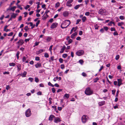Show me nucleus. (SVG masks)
Instances as JSON below:
<instances>
[{"mask_svg": "<svg viewBox=\"0 0 125 125\" xmlns=\"http://www.w3.org/2000/svg\"><path fill=\"white\" fill-rule=\"evenodd\" d=\"M13 33V32H11L10 33H8V34L7 35L9 36H11L12 35Z\"/></svg>", "mask_w": 125, "mask_h": 125, "instance_id": "obj_57", "label": "nucleus"}, {"mask_svg": "<svg viewBox=\"0 0 125 125\" xmlns=\"http://www.w3.org/2000/svg\"><path fill=\"white\" fill-rule=\"evenodd\" d=\"M124 22L122 21L118 22L117 24L118 26H122V25H124Z\"/></svg>", "mask_w": 125, "mask_h": 125, "instance_id": "obj_21", "label": "nucleus"}, {"mask_svg": "<svg viewBox=\"0 0 125 125\" xmlns=\"http://www.w3.org/2000/svg\"><path fill=\"white\" fill-rule=\"evenodd\" d=\"M58 24V23L56 22L53 23L50 26V28L52 29L55 28L57 27Z\"/></svg>", "mask_w": 125, "mask_h": 125, "instance_id": "obj_5", "label": "nucleus"}, {"mask_svg": "<svg viewBox=\"0 0 125 125\" xmlns=\"http://www.w3.org/2000/svg\"><path fill=\"white\" fill-rule=\"evenodd\" d=\"M81 75L82 76L84 77H86L87 76V74L86 73L84 72H83L82 73Z\"/></svg>", "mask_w": 125, "mask_h": 125, "instance_id": "obj_40", "label": "nucleus"}, {"mask_svg": "<svg viewBox=\"0 0 125 125\" xmlns=\"http://www.w3.org/2000/svg\"><path fill=\"white\" fill-rule=\"evenodd\" d=\"M16 65V64L14 62H11L9 63V65L11 66H14Z\"/></svg>", "mask_w": 125, "mask_h": 125, "instance_id": "obj_26", "label": "nucleus"}, {"mask_svg": "<svg viewBox=\"0 0 125 125\" xmlns=\"http://www.w3.org/2000/svg\"><path fill=\"white\" fill-rule=\"evenodd\" d=\"M47 82H46V83H45V84L42 83H41L39 84V86L38 85V86H44L45 85L46 86H47Z\"/></svg>", "mask_w": 125, "mask_h": 125, "instance_id": "obj_27", "label": "nucleus"}, {"mask_svg": "<svg viewBox=\"0 0 125 125\" xmlns=\"http://www.w3.org/2000/svg\"><path fill=\"white\" fill-rule=\"evenodd\" d=\"M105 103V101H103L100 102L98 103V104L100 106H101L103 105Z\"/></svg>", "mask_w": 125, "mask_h": 125, "instance_id": "obj_19", "label": "nucleus"}, {"mask_svg": "<svg viewBox=\"0 0 125 125\" xmlns=\"http://www.w3.org/2000/svg\"><path fill=\"white\" fill-rule=\"evenodd\" d=\"M34 81L38 83L39 81L40 80L38 77H36L34 78Z\"/></svg>", "mask_w": 125, "mask_h": 125, "instance_id": "obj_25", "label": "nucleus"}, {"mask_svg": "<svg viewBox=\"0 0 125 125\" xmlns=\"http://www.w3.org/2000/svg\"><path fill=\"white\" fill-rule=\"evenodd\" d=\"M84 53V51L82 50H78L75 53L76 55L78 56L83 55Z\"/></svg>", "mask_w": 125, "mask_h": 125, "instance_id": "obj_2", "label": "nucleus"}, {"mask_svg": "<svg viewBox=\"0 0 125 125\" xmlns=\"http://www.w3.org/2000/svg\"><path fill=\"white\" fill-rule=\"evenodd\" d=\"M61 24L62 25H63L64 26H66L67 24V23L66 21L65 20L63 21H62V23Z\"/></svg>", "mask_w": 125, "mask_h": 125, "instance_id": "obj_47", "label": "nucleus"}, {"mask_svg": "<svg viewBox=\"0 0 125 125\" xmlns=\"http://www.w3.org/2000/svg\"><path fill=\"white\" fill-rule=\"evenodd\" d=\"M54 117L55 116L54 115H51L49 116V121H52L53 120V118H54Z\"/></svg>", "mask_w": 125, "mask_h": 125, "instance_id": "obj_20", "label": "nucleus"}, {"mask_svg": "<svg viewBox=\"0 0 125 125\" xmlns=\"http://www.w3.org/2000/svg\"><path fill=\"white\" fill-rule=\"evenodd\" d=\"M119 18L120 19L123 20L125 19V18L123 16L121 15L119 16Z\"/></svg>", "mask_w": 125, "mask_h": 125, "instance_id": "obj_46", "label": "nucleus"}, {"mask_svg": "<svg viewBox=\"0 0 125 125\" xmlns=\"http://www.w3.org/2000/svg\"><path fill=\"white\" fill-rule=\"evenodd\" d=\"M27 58L25 56H23L22 59V62H24L25 61H26L27 59Z\"/></svg>", "mask_w": 125, "mask_h": 125, "instance_id": "obj_31", "label": "nucleus"}, {"mask_svg": "<svg viewBox=\"0 0 125 125\" xmlns=\"http://www.w3.org/2000/svg\"><path fill=\"white\" fill-rule=\"evenodd\" d=\"M120 56L119 55H117L116 56L115 59L116 60H118L119 59Z\"/></svg>", "mask_w": 125, "mask_h": 125, "instance_id": "obj_55", "label": "nucleus"}, {"mask_svg": "<svg viewBox=\"0 0 125 125\" xmlns=\"http://www.w3.org/2000/svg\"><path fill=\"white\" fill-rule=\"evenodd\" d=\"M115 19L116 20V22H118L119 21H120L119 18L117 17H115Z\"/></svg>", "mask_w": 125, "mask_h": 125, "instance_id": "obj_59", "label": "nucleus"}, {"mask_svg": "<svg viewBox=\"0 0 125 125\" xmlns=\"http://www.w3.org/2000/svg\"><path fill=\"white\" fill-rule=\"evenodd\" d=\"M73 42V40L72 39H70L68 41V42L70 44Z\"/></svg>", "mask_w": 125, "mask_h": 125, "instance_id": "obj_53", "label": "nucleus"}, {"mask_svg": "<svg viewBox=\"0 0 125 125\" xmlns=\"http://www.w3.org/2000/svg\"><path fill=\"white\" fill-rule=\"evenodd\" d=\"M78 62L81 65H83L84 63V61L83 59H80L78 61Z\"/></svg>", "mask_w": 125, "mask_h": 125, "instance_id": "obj_23", "label": "nucleus"}, {"mask_svg": "<svg viewBox=\"0 0 125 125\" xmlns=\"http://www.w3.org/2000/svg\"><path fill=\"white\" fill-rule=\"evenodd\" d=\"M65 65L63 64H62L60 65V67L61 69H63L65 68Z\"/></svg>", "mask_w": 125, "mask_h": 125, "instance_id": "obj_49", "label": "nucleus"}, {"mask_svg": "<svg viewBox=\"0 0 125 125\" xmlns=\"http://www.w3.org/2000/svg\"><path fill=\"white\" fill-rule=\"evenodd\" d=\"M40 42H37L36 41L35 42L34 44H35V45H36V46L38 45L40 43Z\"/></svg>", "mask_w": 125, "mask_h": 125, "instance_id": "obj_58", "label": "nucleus"}, {"mask_svg": "<svg viewBox=\"0 0 125 125\" xmlns=\"http://www.w3.org/2000/svg\"><path fill=\"white\" fill-rule=\"evenodd\" d=\"M40 20H38L36 23L35 26L37 27L38 26V25L40 23Z\"/></svg>", "mask_w": 125, "mask_h": 125, "instance_id": "obj_34", "label": "nucleus"}, {"mask_svg": "<svg viewBox=\"0 0 125 125\" xmlns=\"http://www.w3.org/2000/svg\"><path fill=\"white\" fill-rule=\"evenodd\" d=\"M35 66L36 68H37L41 66L42 64L41 63L37 62L35 65Z\"/></svg>", "mask_w": 125, "mask_h": 125, "instance_id": "obj_16", "label": "nucleus"}, {"mask_svg": "<svg viewBox=\"0 0 125 125\" xmlns=\"http://www.w3.org/2000/svg\"><path fill=\"white\" fill-rule=\"evenodd\" d=\"M31 109L30 108H29L26 110L25 113V115L27 117H29L31 115Z\"/></svg>", "mask_w": 125, "mask_h": 125, "instance_id": "obj_4", "label": "nucleus"}, {"mask_svg": "<svg viewBox=\"0 0 125 125\" xmlns=\"http://www.w3.org/2000/svg\"><path fill=\"white\" fill-rule=\"evenodd\" d=\"M103 27L104 30V31H105L106 32H107L108 30L109 29L108 27L106 26H103Z\"/></svg>", "mask_w": 125, "mask_h": 125, "instance_id": "obj_29", "label": "nucleus"}, {"mask_svg": "<svg viewBox=\"0 0 125 125\" xmlns=\"http://www.w3.org/2000/svg\"><path fill=\"white\" fill-rule=\"evenodd\" d=\"M10 74V72L9 71H5L3 73V74L4 75H8Z\"/></svg>", "mask_w": 125, "mask_h": 125, "instance_id": "obj_51", "label": "nucleus"}, {"mask_svg": "<svg viewBox=\"0 0 125 125\" xmlns=\"http://www.w3.org/2000/svg\"><path fill=\"white\" fill-rule=\"evenodd\" d=\"M110 31H115L116 30L115 29V28L114 27H111L110 29Z\"/></svg>", "mask_w": 125, "mask_h": 125, "instance_id": "obj_42", "label": "nucleus"}, {"mask_svg": "<svg viewBox=\"0 0 125 125\" xmlns=\"http://www.w3.org/2000/svg\"><path fill=\"white\" fill-rule=\"evenodd\" d=\"M17 71L18 72H19L21 69V65L20 64H19L18 65H17Z\"/></svg>", "mask_w": 125, "mask_h": 125, "instance_id": "obj_18", "label": "nucleus"}, {"mask_svg": "<svg viewBox=\"0 0 125 125\" xmlns=\"http://www.w3.org/2000/svg\"><path fill=\"white\" fill-rule=\"evenodd\" d=\"M69 95L68 94H65L64 96V97H66L67 98H69Z\"/></svg>", "mask_w": 125, "mask_h": 125, "instance_id": "obj_45", "label": "nucleus"}, {"mask_svg": "<svg viewBox=\"0 0 125 125\" xmlns=\"http://www.w3.org/2000/svg\"><path fill=\"white\" fill-rule=\"evenodd\" d=\"M30 7V5H26V7H24V9L25 10H27Z\"/></svg>", "mask_w": 125, "mask_h": 125, "instance_id": "obj_62", "label": "nucleus"}, {"mask_svg": "<svg viewBox=\"0 0 125 125\" xmlns=\"http://www.w3.org/2000/svg\"><path fill=\"white\" fill-rule=\"evenodd\" d=\"M99 14L101 15H103L104 13H105L104 10L102 9H100L98 11Z\"/></svg>", "mask_w": 125, "mask_h": 125, "instance_id": "obj_14", "label": "nucleus"}, {"mask_svg": "<svg viewBox=\"0 0 125 125\" xmlns=\"http://www.w3.org/2000/svg\"><path fill=\"white\" fill-rule=\"evenodd\" d=\"M77 34V32H75L74 33H73L71 36V38L73 39H74Z\"/></svg>", "mask_w": 125, "mask_h": 125, "instance_id": "obj_10", "label": "nucleus"}, {"mask_svg": "<svg viewBox=\"0 0 125 125\" xmlns=\"http://www.w3.org/2000/svg\"><path fill=\"white\" fill-rule=\"evenodd\" d=\"M61 121V120L60 118L58 117L55 118L54 120V122L56 123H58Z\"/></svg>", "mask_w": 125, "mask_h": 125, "instance_id": "obj_17", "label": "nucleus"}, {"mask_svg": "<svg viewBox=\"0 0 125 125\" xmlns=\"http://www.w3.org/2000/svg\"><path fill=\"white\" fill-rule=\"evenodd\" d=\"M113 35L114 36H117L118 35V34L117 32V31L116 30L114 31L113 33Z\"/></svg>", "mask_w": 125, "mask_h": 125, "instance_id": "obj_41", "label": "nucleus"}, {"mask_svg": "<svg viewBox=\"0 0 125 125\" xmlns=\"http://www.w3.org/2000/svg\"><path fill=\"white\" fill-rule=\"evenodd\" d=\"M76 39L77 40L80 41L81 39V38L80 36H78L76 38Z\"/></svg>", "mask_w": 125, "mask_h": 125, "instance_id": "obj_60", "label": "nucleus"}, {"mask_svg": "<svg viewBox=\"0 0 125 125\" xmlns=\"http://www.w3.org/2000/svg\"><path fill=\"white\" fill-rule=\"evenodd\" d=\"M68 56V54L67 53H63L62 55V57L64 58H65Z\"/></svg>", "mask_w": 125, "mask_h": 125, "instance_id": "obj_28", "label": "nucleus"}, {"mask_svg": "<svg viewBox=\"0 0 125 125\" xmlns=\"http://www.w3.org/2000/svg\"><path fill=\"white\" fill-rule=\"evenodd\" d=\"M17 45V49H18L20 48V47L22 46L21 44L19 43H16Z\"/></svg>", "mask_w": 125, "mask_h": 125, "instance_id": "obj_52", "label": "nucleus"}, {"mask_svg": "<svg viewBox=\"0 0 125 125\" xmlns=\"http://www.w3.org/2000/svg\"><path fill=\"white\" fill-rule=\"evenodd\" d=\"M66 48V46L64 45H63L62 48L61 49V50L60 52V53H63Z\"/></svg>", "mask_w": 125, "mask_h": 125, "instance_id": "obj_13", "label": "nucleus"}, {"mask_svg": "<svg viewBox=\"0 0 125 125\" xmlns=\"http://www.w3.org/2000/svg\"><path fill=\"white\" fill-rule=\"evenodd\" d=\"M90 13L89 12H85V16H89Z\"/></svg>", "mask_w": 125, "mask_h": 125, "instance_id": "obj_63", "label": "nucleus"}, {"mask_svg": "<svg viewBox=\"0 0 125 125\" xmlns=\"http://www.w3.org/2000/svg\"><path fill=\"white\" fill-rule=\"evenodd\" d=\"M99 31L102 33H104V28H101L99 30Z\"/></svg>", "mask_w": 125, "mask_h": 125, "instance_id": "obj_35", "label": "nucleus"}, {"mask_svg": "<svg viewBox=\"0 0 125 125\" xmlns=\"http://www.w3.org/2000/svg\"><path fill=\"white\" fill-rule=\"evenodd\" d=\"M16 43H19L22 45L24 43V41L23 39H21L19 40L18 42H16Z\"/></svg>", "mask_w": 125, "mask_h": 125, "instance_id": "obj_9", "label": "nucleus"}, {"mask_svg": "<svg viewBox=\"0 0 125 125\" xmlns=\"http://www.w3.org/2000/svg\"><path fill=\"white\" fill-rule=\"evenodd\" d=\"M35 60L36 61H39L40 60V58L39 56H36L35 57Z\"/></svg>", "mask_w": 125, "mask_h": 125, "instance_id": "obj_50", "label": "nucleus"}, {"mask_svg": "<svg viewBox=\"0 0 125 125\" xmlns=\"http://www.w3.org/2000/svg\"><path fill=\"white\" fill-rule=\"evenodd\" d=\"M44 15H43L42 16V19L44 21L46 20V17L45 16H44Z\"/></svg>", "mask_w": 125, "mask_h": 125, "instance_id": "obj_61", "label": "nucleus"}, {"mask_svg": "<svg viewBox=\"0 0 125 125\" xmlns=\"http://www.w3.org/2000/svg\"><path fill=\"white\" fill-rule=\"evenodd\" d=\"M4 17V14L2 15L0 17V20H2Z\"/></svg>", "mask_w": 125, "mask_h": 125, "instance_id": "obj_64", "label": "nucleus"}, {"mask_svg": "<svg viewBox=\"0 0 125 125\" xmlns=\"http://www.w3.org/2000/svg\"><path fill=\"white\" fill-rule=\"evenodd\" d=\"M46 41H44L45 42H50L52 39V37L51 36H46Z\"/></svg>", "mask_w": 125, "mask_h": 125, "instance_id": "obj_7", "label": "nucleus"}, {"mask_svg": "<svg viewBox=\"0 0 125 125\" xmlns=\"http://www.w3.org/2000/svg\"><path fill=\"white\" fill-rule=\"evenodd\" d=\"M34 78L32 77H30L28 78V80L31 82H32L34 80Z\"/></svg>", "mask_w": 125, "mask_h": 125, "instance_id": "obj_37", "label": "nucleus"}, {"mask_svg": "<svg viewBox=\"0 0 125 125\" xmlns=\"http://www.w3.org/2000/svg\"><path fill=\"white\" fill-rule=\"evenodd\" d=\"M45 71V70L44 69H42L40 70L39 73H42Z\"/></svg>", "mask_w": 125, "mask_h": 125, "instance_id": "obj_56", "label": "nucleus"}, {"mask_svg": "<svg viewBox=\"0 0 125 125\" xmlns=\"http://www.w3.org/2000/svg\"><path fill=\"white\" fill-rule=\"evenodd\" d=\"M60 5V4L59 2H57L55 3V8H57L59 7Z\"/></svg>", "mask_w": 125, "mask_h": 125, "instance_id": "obj_32", "label": "nucleus"}, {"mask_svg": "<svg viewBox=\"0 0 125 125\" xmlns=\"http://www.w3.org/2000/svg\"><path fill=\"white\" fill-rule=\"evenodd\" d=\"M44 56L46 58H48L49 57V56L48 53L46 52L44 53Z\"/></svg>", "mask_w": 125, "mask_h": 125, "instance_id": "obj_36", "label": "nucleus"}, {"mask_svg": "<svg viewBox=\"0 0 125 125\" xmlns=\"http://www.w3.org/2000/svg\"><path fill=\"white\" fill-rule=\"evenodd\" d=\"M20 52L19 51H18L16 53V56L17 59L19 58V55L20 54Z\"/></svg>", "mask_w": 125, "mask_h": 125, "instance_id": "obj_33", "label": "nucleus"}, {"mask_svg": "<svg viewBox=\"0 0 125 125\" xmlns=\"http://www.w3.org/2000/svg\"><path fill=\"white\" fill-rule=\"evenodd\" d=\"M16 8V7L15 6H14L13 7H11V10L13 12H14Z\"/></svg>", "mask_w": 125, "mask_h": 125, "instance_id": "obj_43", "label": "nucleus"}, {"mask_svg": "<svg viewBox=\"0 0 125 125\" xmlns=\"http://www.w3.org/2000/svg\"><path fill=\"white\" fill-rule=\"evenodd\" d=\"M82 21L83 22H84L86 20L87 18L85 16H83L82 18Z\"/></svg>", "mask_w": 125, "mask_h": 125, "instance_id": "obj_22", "label": "nucleus"}, {"mask_svg": "<svg viewBox=\"0 0 125 125\" xmlns=\"http://www.w3.org/2000/svg\"><path fill=\"white\" fill-rule=\"evenodd\" d=\"M27 74V72L26 71H24L23 73H21V76L22 77H25L26 76Z\"/></svg>", "mask_w": 125, "mask_h": 125, "instance_id": "obj_15", "label": "nucleus"}, {"mask_svg": "<svg viewBox=\"0 0 125 125\" xmlns=\"http://www.w3.org/2000/svg\"><path fill=\"white\" fill-rule=\"evenodd\" d=\"M83 5V4H80L77 5L74 7V9L75 10H77L79 8L80 6L82 7Z\"/></svg>", "mask_w": 125, "mask_h": 125, "instance_id": "obj_12", "label": "nucleus"}, {"mask_svg": "<svg viewBox=\"0 0 125 125\" xmlns=\"http://www.w3.org/2000/svg\"><path fill=\"white\" fill-rule=\"evenodd\" d=\"M69 14V12L67 11H64L62 13V15L64 17H68Z\"/></svg>", "mask_w": 125, "mask_h": 125, "instance_id": "obj_8", "label": "nucleus"}, {"mask_svg": "<svg viewBox=\"0 0 125 125\" xmlns=\"http://www.w3.org/2000/svg\"><path fill=\"white\" fill-rule=\"evenodd\" d=\"M85 93L87 95H89L93 94V91L90 88L88 87L86 89Z\"/></svg>", "mask_w": 125, "mask_h": 125, "instance_id": "obj_1", "label": "nucleus"}, {"mask_svg": "<svg viewBox=\"0 0 125 125\" xmlns=\"http://www.w3.org/2000/svg\"><path fill=\"white\" fill-rule=\"evenodd\" d=\"M81 21V20L80 19H77L76 21V22L75 23L76 24V25L78 24Z\"/></svg>", "mask_w": 125, "mask_h": 125, "instance_id": "obj_38", "label": "nucleus"}, {"mask_svg": "<svg viewBox=\"0 0 125 125\" xmlns=\"http://www.w3.org/2000/svg\"><path fill=\"white\" fill-rule=\"evenodd\" d=\"M10 14H11V18H12L13 19H15L17 16V15H18V14L17 13H14L13 12V13H11Z\"/></svg>", "mask_w": 125, "mask_h": 125, "instance_id": "obj_11", "label": "nucleus"}, {"mask_svg": "<svg viewBox=\"0 0 125 125\" xmlns=\"http://www.w3.org/2000/svg\"><path fill=\"white\" fill-rule=\"evenodd\" d=\"M63 60H64L62 58H60L59 59V62L61 63H63Z\"/></svg>", "mask_w": 125, "mask_h": 125, "instance_id": "obj_39", "label": "nucleus"}, {"mask_svg": "<svg viewBox=\"0 0 125 125\" xmlns=\"http://www.w3.org/2000/svg\"><path fill=\"white\" fill-rule=\"evenodd\" d=\"M99 78L98 77H96L93 79V82L94 83H96L99 80Z\"/></svg>", "mask_w": 125, "mask_h": 125, "instance_id": "obj_30", "label": "nucleus"}, {"mask_svg": "<svg viewBox=\"0 0 125 125\" xmlns=\"http://www.w3.org/2000/svg\"><path fill=\"white\" fill-rule=\"evenodd\" d=\"M88 119V116L85 115H84L82 117L81 120L83 123H85L87 121Z\"/></svg>", "mask_w": 125, "mask_h": 125, "instance_id": "obj_3", "label": "nucleus"}, {"mask_svg": "<svg viewBox=\"0 0 125 125\" xmlns=\"http://www.w3.org/2000/svg\"><path fill=\"white\" fill-rule=\"evenodd\" d=\"M46 5L45 4H44L42 6V8L44 10H45L46 8H45Z\"/></svg>", "mask_w": 125, "mask_h": 125, "instance_id": "obj_54", "label": "nucleus"}, {"mask_svg": "<svg viewBox=\"0 0 125 125\" xmlns=\"http://www.w3.org/2000/svg\"><path fill=\"white\" fill-rule=\"evenodd\" d=\"M40 50V49L38 51H36L35 52V53L37 54V55H39L42 53Z\"/></svg>", "mask_w": 125, "mask_h": 125, "instance_id": "obj_24", "label": "nucleus"}, {"mask_svg": "<svg viewBox=\"0 0 125 125\" xmlns=\"http://www.w3.org/2000/svg\"><path fill=\"white\" fill-rule=\"evenodd\" d=\"M54 21L53 18H51L48 21V22H50L51 23L52 22Z\"/></svg>", "mask_w": 125, "mask_h": 125, "instance_id": "obj_48", "label": "nucleus"}, {"mask_svg": "<svg viewBox=\"0 0 125 125\" xmlns=\"http://www.w3.org/2000/svg\"><path fill=\"white\" fill-rule=\"evenodd\" d=\"M5 2V0H2L0 2V7L2 6V4Z\"/></svg>", "mask_w": 125, "mask_h": 125, "instance_id": "obj_44", "label": "nucleus"}, {"mask_svg": "<svg viewBox=\"0 0 125 125\" xmlns=\"http://www.w3.org/2000/svg\"><path fill=\"white\" fill-rule=\"evenodd\" d=\"M117 82L118 83L117 85V86H120L122 84V79L121 78L117 79Z\"/></svg>", "mask_w": 125, "mask_h": 125, "instance_id": "obj_6", "label": "nucleus"}]
</instances>
